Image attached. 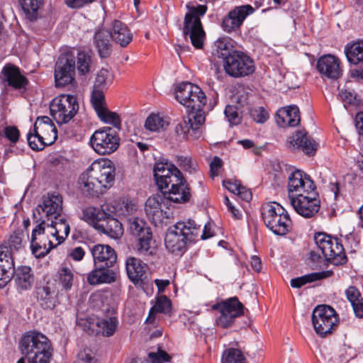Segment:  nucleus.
<instances>
[{
	"label": "nucleus",
	"instance_id": "1",
	"mask_svg": "<svg viewBox=\"0 0 363 363\" xmlns=\"http://www.w3.org/2000/svg\"><path fill=\"white\" fill-rule=\"evenodd\" d=\"M115 174V167L110 160H97L82 174L79 183L84 191L96 196L113 185Z\"/></svg>",
	"mask_w": 363,
	"mask_h": 363
},
{
	"label": "nucleus",
	"instance_id": "2",
	"mask_svg": "<svg viewBox=\"0 0 363 363\" xmlns=\"http://www.w3.org/2000/svg\"><path fill=\"white\" fill-rule=\"evenodd\" d=\"M314 240L318 250L310 252V259L315 266L320 267L325 264V261L334 265L346 262L343 246L337 238L324 233H318L315 234Z\"/></svg>",
	"mask_w": 363,
	"mask_h": 363
},
{
	"label": "nucleus",
	"instance_id": "3",
	"mask_svg": "<svg viewBox=\"0 0 363 363\" xmlns=\"http://www.w3.org/2000/svg\"><path fill=\"white\" fill-rule=\"evenodd\" d=\"M20 350L29 363H50L52 358L50 341L39 332H27L21 340Z\"/></svg>",
	"mask_w": 363,
	"mask_h": 363
},
{
	"label": "nucleus",
	"instance_id": "4",
	"mask_svg": "<svg viewBox=\"0 0 363 363\" xmlns=\"http://www.w3.org/2000/svg\"><path fill=\"white\" fill-rule=\"evenodd\" d=\"M201 232L194 220L179 221L170 227L165 235L166 248L174 254L183 253L189 242L195 241Z\"/></svg>",
	"mask_w": 363,
	"mask_h": 363
},
{
	"label": "nucleus",
	"instance_id": "5",
	"mask_svg": "<svg viewBox=\"0 0 363 363\" xmlns=\"http://www.w3.org/2000/svg\"><path fill=\"white\" fill-rule=\"evenodd\" d=\"M262 219L265 225L277 235H285L291 228V221L284 208L276 202L264 203L261 208Z\"/></svg>",
	"mask_w": 363,
	"mask_h": 363
},
{
	"label": "nucleus",
	"instance_id": "6",
	"mask_svg": "<svg viewBox=\"0 0 363 363\" xmlns=\"http://www.w3.org/2000/svg\"><path fill=\"white\" fill-rule=\"evenodd\" d=\"M33 132L28 134L27 139L29 146L35 150H41L46 145L53 144L57 138L56 127L48 116L37 118Z\"/></svg>",
	"mask_w": 363,
	"mask_h": 363
},
{
	"label": "nucleus",
	"instance_id": "7",
	"mask_svg": "<svg viewBox=\"0 0 363 363\" xmlns=\"http://www.w3.org/2000/svg\"><path fill=\"white\" fill-rule=\"evenodd\" d=\"M206 6L199 5L192 7L191 11L186 13L184 21L183 34L186 39L189 38L192 45L197 49H201L206 38L199 16L206 12Z\"/></svg>",
	"mask_w": 363,
	"mask_h": 363
},
{
	"label": "nucleus",
	"instance_id": "8",
	"mask_svg": "<svg viewBox=\"0 0 363 363\" xmlns=\"http://www.w3.org/2000/svg\"><path fill=\"white\" fill-rule=\"evenodd\" d=\"M78 110L77 99L69 94H62L55 97L50 104V115L60 125L70 121Z\"/></svg>",
	"mask_w": 363,
	"mask_h": 363
},
{
	"label": "nucleus",
	"instance_id": "9",
	"mask_svg": "<svg viewBox=\"0 0 363 363\" xmlns=\"http://www.w3.org/2000/svg\"><path fill=\"white\" fill-rule=\"evenodd\" d=\"M205 121L203 111L191 112L175 125L174 133L183 140H196L202 135Z\"/></svg>",
	"mask_w": 363,
	"mask_h": 363
},
{
	"label": "nucleus",
	"instance_id": "10",
	"mask_svg": "<svg viewBox=\"0 0 363 363\" xmlns=\"http://www.w3.org/2000/svg\"><path fill=\"white\" fill-rule=\"evenodd\" d=\"M120 138L113 128L105 127L96 130L90 138L92 149L99 155H110L119 147Z\"/></svg>",
	"mask_w": 363,
	"mask_h": 363
},
{
	"label": "nucleus",
	"instance_id": "11",
	"mask_svg": "<svg viewBox=\"0 0 363 363\" xmlns=\"http://www.w3.org/2000/svg\"><path fill=\"white\" fill-rule=\"evenodd\" d=\"M76 56L73 51L62 52L55 66V82L57 87H63L74 81Z\"/></svg>",
	"mask_w": 363,
	"mask_h": 363
},
{
	"label": "nucleus",
	"instance_id": "12",
	"mask_svg": "<svg viewBox=\"0 0 363 363\" xmlns=\"http://www.w3.org/2000/svg\"><path fill=\"white\" fill-rule=\"evenodd\" d=\"M312 323L319 336L325 337L331 334L337 323L335 310L327 305L316 306L312 313Z\"/></svg>",
	"mask_w": 363,
	"mask_h": 363
},
{
	"label": "nucleus",
	"instance_id": "13",
	"mask_svg": "<svg viewBox=\"0 0 363 363\" xmlns=\"http://www.w3.org/2000/svg\"><path fill=\"white\" fill-rule=\"evenodd\" d=\"M287 191L291 200L303 195H313L315 191V186L308 174L296 169L289 175Z\"/></svg>",
	"mask_w": 363,
	"mask_h": 363
},
{
	"label": "nucleus",
	"instance_id": "14",
	"mask_svg": "<svg viewBox=\"0 0 363 363\" xmlns=\"http://www.w3.org/2000/svg\"><path fill=\"white\" fill-rule=\"evenodd\" d=\"M62 198L58 194H48L43 198L33 211V218L36 222L45 223L62 216Z\"/></svg>",
	"mask_w": 363,
	"mask_h": 363
},
{
	"label": "nucleus",
	"instance_id": "15",
	"mask_svg": "<svg viewBox=\"0 0 363 363\" xmlns=\"http://www.w3.org/2000/svg\"><path fill=\"white\" fill-rule=\"evenodd\" d=\"M224 69L228 74L233 77L249 75L254 72L253 60L242 52H233L225 57Z\"/></svg>",
	"mask_w": 363,
	"mask_h": 363
},
{
	"label": "nucleus",
	"instance_id": "16",
	"mask_svg": "<svg viewBox=\"0 0 363 363\" xmlns=\"http://www.w3.org/2000/svg\"><path fill=\"white\" fill-rule=\"evenodd\" d=\"M38 223L32 231L30 248L33 255L40 258L45 257L57 245L50 239V234H48V226H45V223Z\"/></svg>",
	"mask_w": 363,
	"mask_h": 363
},
{
	"label": "nucleus",
	"instance_id": "17",
	"mask_svg": "<svg viewBox=\"0 0 363 363\" xmlns=\"http://www.w3.org/2000/svg\"><path fill=\"white\" fill-rule=\"evenodd\" d=\"M254 11L253 7L248 4L235 7L223 18L221 24L223 29L227 33L239 30L245 18Z\"/></svg>",
	"mask_w": 363,
	"mask_h": 363
},
{
	"label": "nucleus",
	"instance_id": "18",
	"mask_svg": "<svg viewBox=\"0 0 363 363\" xmlns=\"http://www.w3.org/2000/svg\"><path fill=\"white\" fill-rule=\"evenodd\" d=\"M318 194H308L291 199V203L294 210L303 217L311 218L315 216L320 208V201L317 199Z\"/></svg>",
	"mask_w": 363,
	"mask_h": 363
},
{
	"label": "nucleus",
	"instance_id": "19",
	"mask_svg": "<svg viewBox=\"0 0 363 363\" xmlns=\"http://www.w3.org/2000/svg\"><path fill=\"white\" fill-rule=\"evenodd\" d=\"M242 304L235 297L222 303L220 315L216 318V323L222 328H228L235 318L242 314Z\"/></svg>",
	"mask_w": 363,
	"mask_h": 363
},
{
	"label": "nucleus",
	"instance_id": "20",
	"mask_svg": "<svg viewBox=\"0 0 363 363\" xmlns=\"http://www.w3.org/2000/svg\"><path fill=\"white\" fill-rule=\"evenodd\" d=\"M340 60L332 55H325L317 61V69L322 76L330 79H337L342 75Z\"/></svg>",
	"mask_w": 363,
	"mask_h": 363
},
{
	"label": "nucleus",
	"instance_id": "21",
	"mask_svg": "<svg viewBox=\"0 0 363 363\" xmlns=\"http://www.w3.org/2000/svg\"><path fill=\"white\" fill-rule=\"evenodd\" d=\"M287 147L291 150H301L308 155H313L317 149V143L306 133L296 131L294 135L287 139Z\"/></svg>",
	"mask_w": 363,
	"mask_h": 363
},
{
	"label": "nucleus",
	"instance_id": "22",
	"mask_svg": "<svg viewBox=\"0 0 363 363\" xmlns=\"http://www.w3.org/2000/svg\"><path fill=\"white\" fill-rule=\"evenodd\" d=\"M125 268L128 278L135 284H141L146 277L147 265L140 259L130 257L125 262Z\"/></svg>",
	"mask_w": 363,
	"mask_h": 363
},
{
	"label": "nucleus",
	"instance_id": "23",
	"mask_svg": "<svg viewBox=\"0 0 363 363\" xmlns=\"http://www.w3.org/2000/svg\"><path fill=\"white\" fill-rule=\"evenodd\" d=\"M91 255L95 264L101 267L109 268L116 262V254L114 250L108 245H96L91 249Z\"/></svg>",
	"mask_w": 363,
	"mask_h": 363
},
{
	"label": "nucleus",
	"instance_id": "24",
	"mask_svg": "<svg viewBox=\"0 0 363 363\" xmlns=\"http://www.w3.org/2000/svg\"><path fill=\"white\" fill-rule=\"evenodd\" d=\"M113 208L109 204H104L100 208L94 206H87L82 209L81 219L92 225L96 229V225L106 219L107 215H109L108 211Z\"/></svg>",
	"mask_w": 363,
	"mask_h": 363
},
{
	"label": "nucleus",
	"instance_id": "25",
	"mask_svg": "<svg viewBox=\"0 0 363 363\" xmlns=\"http://www.w3.org/2000/svg\"><path fill=\"white\" fill-rule=\"evenodd\" d=\"M114 211L113 206V208H110L109 215H107L99 225H96V229L111 238L118 239L123 235V228L121 223L113 217Z\"/></svg>",
	"mask_w": 363,
	"mask_h": 363
},
{
	"label": "nucleus",
	"instance_id": "26",
	"mask_svg": "<svg viewBox=\"0 0 363 363\" xmlns=\"http://www.w3.org/2000/svg\"><path fill=\"white\" fill-rule=\"evenodd\" d=\"M110 31L101 28L96 31L94 36V47L101 58H106L112 52V43Z\"/></svg>",
	"mask_w": 363,
	"mask_h": 363
},
{
	"label": "nucleus",
	"instance_id": "27",
	"mask_svg": "<svg viewBox=\"0 0 363 363\" xmlns=\"http://www.w3.org/2000/svg\"><path fill=\"white\" fill-rule=\"evenodd\" d=\"M50 221L51 223L47 225L48 234H50V236L57 241L56 245H59L69 234V225L62 216L53 218Z\"/></svg>",
	"mask_w": 363,
	"mask_h": 363
},
{
	"label": "nucleus",
	"instance_id": "28",
	"mask_svg": "<svg viewBox=\"0 0 363 363\" xmlns=\"http://www.w3.org/2000/svg\"><path fill=\"white\" fill-rule=\"evenodd\" d=\"M55 281L61 291H68L77 283V277L72 269L63 266L57 270Z\"/></svg>",
	"mask_w": 363,
	"mask_h": 363
},
{
	"label": "nucleus",
	"instance_id": "29",
	"mask_svg": "<svg viewBox=\"0 0 363 363\" xmlns=\"http://www.w3.org/2000/svg\"><path fill=\"white\" fill-rule=\"evenodd\" d=\"M277 123L282 126L294 127L300 123L299 109L296 106H289L277 112Z\"/></svg>",
	"mask_w": 363,
	"mask_h": 363
},
{
	"label": "nucleus",
	"instance_id": "30",
	"mask_svg": "<svg viewBox=\"0 0 363 363\" xmlns=\"http://www.w3.org/2000/svg\"><path fill=\"white\" fill-rule=\"evenodd\" d=\"M110 34L111 38L121 47L127 46L133 39V35L127 26L118 20L113 22Z\"/></svg>",
	"mask_w": 363,
	"mask_h": 363
},
{
	"label": "nucleus",
	"instance_id": "31",
	"mask_svg": "<svg viewBox=\"0 0 363 363\" xmlns=\"http://www.w3.org/2000/svg\"><path fill=\"white\" fill-rule=\"evenodd\" d=\"M116 273L113 270L100 267L89 274L87 281L91 285L111 284L116 281Z\"/></svg>",
	"mask_w": 363,
	"mask_h": 363
},
{
	"label": "nucleus",
	"instance_id": "32",
	"mask_svg": "<svg viewBox=\"0 0 363 363\" xmlns=\"http://www.w3.org/2000/svg\"><path fill=\"white\" fill-rule=\"evenodd\" d=\"M14 274L13 263L11 257L0 248V289L4 287Z\"/></svg>",
	"mask_w": 363,
	"mask_h": 363
},
{
	"label": "nucleus",
	"instance_id": "33",
	"mask_svg": "<svg viewBox=\"0 0 363 363\" xmlns=\"http://www.w3.org/2000/svg\"><path fill=\"white\" fill-rule=\"evenodd\" d=\"M1 74L9 85L15 89L22 88L27 84L26 78L20 73L18 68L15 66L10 65L5 66Z\"/></svg>",
	"mask_w": 363,
	"mask_h": 363
},
{
	"label": "nucleus",
	"instance_id": "34",
	"mask_svg": "<svg viewBox=\"0 0 363 363\" xmlns=\"http://www.w3.org/2000/svg\"><path fill=\"white\" fill-rule=\"evenodd\" d=\"M177 168L170 163L158 162L154 167V177L156 184L160 190L167 187V179L173 174V169Z\"/></svg>",
	"mask_w": 363,
	"mask_h": 363
},
{
	"label": "nucleus",
	"instance_id": "35",
	"mask_svg": "<svg viewBox=\"0 0 363 363\" xmlns=\"http://www.w3.org/2000/svg\"><path fill=\"white\" fill-rule=\"evenodd\" d=\"M197 85L190 82H182L179 84L175 89V97L177 100L187 108H190L191 96L196 94Z\"/></svg>",
	"mask_w": 363,
	"mask_h": 363
},
{
	"label": "nucleus",
	"instance_id": "36",
	"mask_svg": "<svg viewBox=\"0 0 363 363\" xmlns=\"http://www.w3.org/2000/svg\"><path fill=\"white\" fill-rule=\"evenodd\" d=\"M169 125L168 118L160 113H152L147 117L144 127L147 131L159 133L165 130Z\"/></svg>",
	"mask_w": 363,
	"mask_h": 363
},
{
	"label": "nucleus",
	"instance_id": "37",
	"mask_svg": "<svg viewBox=\"0 0 363 363\" xmlns=\"http://www.w3.org/2000/svg\"><path fill=\"white\" fill-rule=\"evenodd\" d=\"M172 309L170 300L166 296H160L157 298L155 305L150 308L146 319L147 323H152L155 320V314L162 313L169 314Z\"/></svg>",
	"mask_w": 363,
	"mask_h": 363
},
{
	"label": "nucleus",
	"instance_id": "38",
	"mask_svg": "<svg viewBox=\"0 0 363 363\" xmlns=\"http://www.w3.org/2000/svg\"><path fill=\"white\" fill-rule=\"evenodd\" d=\"M164 198L160 196H152L146 201L145 210L147 215L152 220L162 218V203Z\"/></svg>",
	"mask_w": 363,
	"mask_h": 363
},
{
	"label": "nucleus",
	"instance_id": "39",
	"mask_svg": "<svg viewBox=\"0 0 363 363\" xmlns=\"http://www.w3.org/2000/svg\"><path fill=\"white\" fill-rule=\"evenodd\" d=\"M345 295L350 302L354 314L358 318H363V298L357 287L351 286L345 290Z\"/></svg>",
	"mask_w": 363,
	"mask_h": 363
},
{
	"label": "nucleus",
	"instance_id": "40",
	"mask_svg": "<svg viewBox=\"0 0 363 363\" xmlns=\"http://www.w3.org/2000/svg\"><path fill=\"white\" fill-rule=\"evenodd\" d=\"M345 53L349 62L363 65V40L357 41L345 48Z\"/></svg>",
	"mask_w": 363,
	"mask_h": 363
},
{
	"label": "nucleus",
	"instance_id": "41",
	"mask_svg": "<svg viewBox=\"0 0 363 363\" xmlns=\"http://www.w3.org/2000/svg\"><path fill=\"white\" fill-rule=\"evenodd\" d=\"M14 279L18 288L23 290L28 289L33 281L31 269L26 266L18 267L15 272Z\"/></svg>",
	"mask_w": 363,
	"mask_h": 363
},
{
	"label": "nucleus",
	"instance_id": "42",
	"mask_svg": "<svg viewBox=\"0 0 363 363\" xmlns=\"http://www.w3.org/2000/svg\"><path fill=\"white\" fill-rule=\"evenodd\" d=\"M164 194H167V199L174 203H184L189 200L191 194L189 189L186 184L183 185L173 187V189H168L167 191H164Z\"/></svg>",
	"mask_w": 363,
	"mask_h": 363
},
{
	"label": "nucleus",
	"instance_id": "43",
	"mask_svg": "<svg viewBox=\"0 0 363 363\" xmlns=\"http://www.w3.org/2000/svg\"><path fill=\"white\" fill-rule=\"evenodd\" d=\"M333 272L330 270L323 271L320 272H314L300 277L292 279L291 286L293 288H300L307 283H311L316 280H320L331 277Z\"/></svg>",
	"mask_w": 363,
	"mask_h": 363
},
{
	"label": "nucleus",
	"instance_id": "44",
	"mask_svg": "<svg viewBox=\"0 0 363 363\" xmlns=\"http://www.w3.org/2000/svg\"><path fill=\"white\" fill-rule=\"evenodd\" d=\"M136 251L140 255L144 257L155 254L156 247L153 245L152 232L138 238Z\"/></svg>",
	"mask_w": 363,
	"mask_h": 363
},
{
	"label": "nucleus",
	"instance_id": "45",
	"mask_svg": "<svg viewBox=\"0 0 363 363\" xmlns=\"http://www.w3.org/2000/svg\"><path fill=\"white\" fill-rule=\"evenodd\" d=\"M118 320L115 316L98 318L96 325L98 327V332L104 336H112L118 327Z\"/></svg>",
	"mask_w": 363,
	"mask_h": 363
},
{
	"label": "nucleus",
	"instance_id": "46",
	"mask_svg": "<svg viewBox=\"0 0 363 363\" xmlns=\"http://www.w3.org/2000/svg\"><path fill=\"white\" fill-rule=\"evenodd\" d=\"M129 230L130 233L138 238L148 234L151 232L146 223L137 217L130 218L128 220Z\"/></svg>",
	"mask_w": 363,
	"mask_h": 363
},
{
	"label": "nucleus",
	"instance_id": "47",
	"mask_svg": "<svg viewBox=\"0 0 363 363\" xmlns=\"http://www.w3.org/2000/svg\"><path fill=\"white\" fill-rule=\"evenodd\" d=\"M113 79V74L107 69L102 68L96 74L93 88L106 90Z\"/></svg>",
	"mask_w": 363,
	"mask_h": 363
},
{
	"label": "nucleus",
	"instance_id": "48",
	"mask_svg": "<svg viewBox=\"0 0 363 363\" xmlns=\"http://www.w3.org/2000/svg\"><path fill=\"white\" fill-rule=\"evenodd\" d=\"M44 0H19V3L26 15V17L30 20H33L36 18L38 11L42 6Z\"/></svg>",
	"mask_w": 363,
	"mask_h": 363
},
{
	"label": "nucleus",
	"instance_id": "49",
	"mask_svg": "<svg viewBox=\"0 0 363 363\" xmlns=\"http://www.w3.org/2000/svg\"><path fill=\"white\" fill-rule=\"evenodd\" d=\"M221 363H246V359L239 349L230 348L223 352Z\"/></svg>",
	"mask_w": 363,
	"mask_h": 363
},
{
	"label": "nucleus",
	"instance_id": "50",
	"mask_svg": "<svg viewBox=\"0 0 363 363\" xmlns=\"http://www.w3.org/2000/svg\"><path fill=\"white\" fill-rule=\"evenodd\" d=\"M191 106L190 109L191 112L203 111L202 108L206 104V97L204 92L197 86L196 94H192L191 96Z\"/></svg>",
	"mask_w": 363,
	"mask_h": 363
},
{
	"label": "nucleus",
	"instance_id": "51",
	"mask_svg": "<svg viewBox=\"0 0 363 363\" xmlns=\"http://www.w3.org/2000/svg\"><path fill=\"white\" fill-rule=\"evenodd\" d=\"M97 115L104 123H109L116 128H121V121L120 116L116 112L110 111L106 107L101 110V112L97 113Z\"/></svg>",
	"mask_w": 363,
	"mask_h": 363
},
{
	"label": "nucleus",
	"instance_id": "52",
	"mask_svg": "<svg viewBox=\"0 0 363 363\" xmlns=\"http://www.w3.org/2000/svg\"><path fill=\"white\" fill-rule=\"evenodd\" d=\"M104 91L93 88L91 95V103L96 113L106 108Z\"/></svg>",
	"mask_w": 363,
	"mask_h": 363
},
{
	"label": "nucleus",
	"instance_id": "53",
	"mask_svg": "<svg viewBox=\"0 0 363 363\" xmlns=\"http://www.w3.org/2000/svg\"><path fill=\"white\" fill-rule=\"evenodd\" d=\"M77 69L80 74H86L90 72L91 57L84 52H79L76 57Z\"/></svg>",
	"mask_w": 363,
	"mask_h": 363
},
{
	"label": "nucleus",
	"instance_id": "54",
	"mask_svg": "<svg viewBox=\"0 0 363 363\" xmlns=\"http://www.w3.org/2000/svg\"><path fill=\"white\" fill-rule=\"evenodd\" d=\"M167 187L164 188L162 191H167L168 189H173V187H177V186L183 185L186 184L182 177V172L179 171L178 168L173 169V174L167 179Z\"/></svg>",
	"mask_w": 363,
	"mask_h": 363
},
{
	"label": "nucleus",
	"instance_id": "55",
	"mask_svg": "<svg viewBox=\"0 0 363 363\" xmlns=\"http://www.w3.org/2000/svg\"><path fill=\"white\" fill-rule=\"evenodd\" d=\"M225 115L230 125H238L241 121V116L238 108L235 106L228 105L225 108Z\"/></svg>",
	"mask_w": 363,
	"mask_h": 363
},
{
	"label": "nucleus",
	"instance_id": "56",
	"mask_svg": "<svg viewBox=\"0 0 363 363\" xmlns=\"http://www.w3.org/2000/svg\"><path fill=\"white\" fill-rule=\"evenodd\" d=\"M74 363H99V362L93 352L86 348L77 354Z\"/></svg>",
	"mask_w": 363,
	"mask_h": 363
},
{
	"label": "nucleus",
	"instance_id": "57",
	"mask_svg": "<svg viewBox=\"0 0 363 363\" xmlns=\"http://www.w3.org/2000/svg\"><path fill=\"white\" fill-rule=\"evenodd\" d=\"M23 233H13L10 235L8 245L10 249V251L12 252L13 251H18L23 248Z\"/></svg>",
	"mask_w": 363,
	"mask_h": 363
},
{
	"label": "nucleus",
	"instance_id": "58",
	"mask_svg": "<svg viewBox=\"0 0 363 363\" xmlns=\"http://www.w3.org/2000/svg\"><path fill=\"white\" fill-rule=\"evenodd\" d=\"M177 162L178 165L186 172H192L196 169V162H193L191 158L187 156H177Z\"/></svg>",
	"mask_w": 363,
	"mask_h": 363
},
{
	"label": "nucleus",
	"instance_id": "59",
	"mask_svg": "<svg viewBox=\"0 0 363 363\" xmlns=\"http://www.w3.org/2000/svg\"><path fill=\"white\" fill-rule=\"evenodd\" d=\"M148 358L152 363H164L170 361L171 359L170 356L160 348H158L156 352H149Z\"/></svg>",
	"mask_w": 363,
	"mask_h": 363
},
{
	"label": "nucleus",
	"instance_id": "60",
	"mask_svg": "<svg viewBox=\"0 0 363 363\" xmlns=\"http://www.w3.org/2000/svg\"><path fill=\"white\" fill-rule=\"evenodd\" d=\"M251 118L257 123H263L268 119V113L263 107H256L250 111Z\"/></svg>",
	"mask_w": 363,
	"mask_h": 363
},
{
	"label": "nucleus",
	"instance_id": "61",
	"mask_svg": "<svg viewBox=\"0 0 363 363\" xmlns=\"http://www.w3.org/2000/svg\"><path fill=\"white\" fill-rule=\"evenodd\" d=\"M216 46L218 50L220 51V55L225 59L227 56L230 55V43L226 39H220L216 42Z\"/></svg>",
	"mask_w": 363,
	"mask_h": 363
},
{
	"label": "nucleus",
	"instance_id": "62",
	"mask_svg": "<svg viewBox=\"0 0 363 363\" xmlns=\"http://www.w3.org/2000/svg\"><path fill=\"white\" fill-rule=\"evenodd\" d=\"M5 136L11 142L16 143L18 140L19 131L14 126H8L4 128Z\"/></svg>",
	"mask_w": 363,
	"mask_h": 363
},
{
	"label": "nucleus",
	"instance_id": "63",
	"mask_svg": "<svg viewBox=\"0 0 363 363\" xmlns=\"http://www.w3.org/2000/svg\"><path fill=\"white\" fill-rule=\"evenodd\" d=\"M84 250L81 247H77L70 250L68 255L74 261H80L84 257Z\"/></svg>",
	"mask_w": 363,
	"mask_h": 363
},
{
	"label": "nucleus",
	"instance_id": "64",
	"mask_svg": "<svg viewBox=\"0 0 363 363\" xmlns=\"http://www.w3.org/2000/svg\"><path fill=\"white\" fill-rule=\"evenodd\" d=\"M223 186L230 192L236 194L237 191H239V188L241 185L239 181L233 182L231 180H224L223 182Z\"/></svg>",
	"mask_w": 363,
	"mask_h": 363
}]
</instances>
